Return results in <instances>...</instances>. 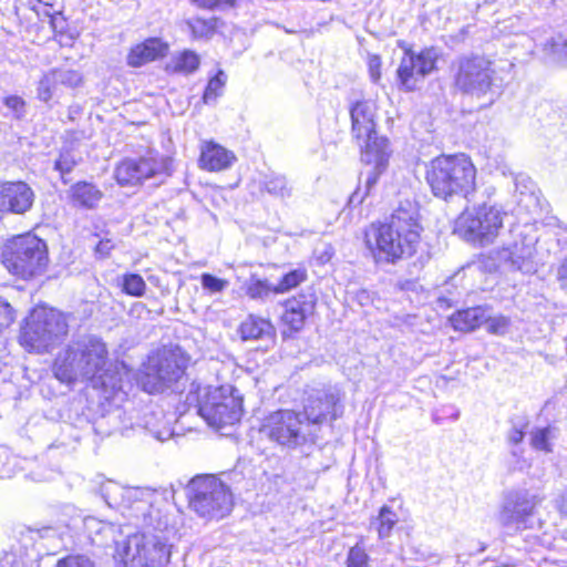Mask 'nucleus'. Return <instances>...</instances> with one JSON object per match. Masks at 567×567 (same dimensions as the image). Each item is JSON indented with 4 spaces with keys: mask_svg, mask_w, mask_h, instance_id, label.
Listing matches in <instances>:
<instances>
[{
    "mask_svg": "<svg viewBox=\"0 0 567 567\" xmlns=\"http://www.w3.org/2000/svg\"><path fill=\"white\" fill-rule=\"evenodd\" d=\"M109 351L97 337H83L61 352L54 361V374L62 382L90 380L94 386L116 392L123 389L118 373L107 369Z\"/></svg>",
    "mask_w": 567,
    "mask_h": 567,
    "instance_id": "f257e3e1",
    "label": "nucleus"
},
{
    "mask_svg": "<svg viewBox=\"0 0 567 567\" xmlns=\"http://www.w3.org/2000/svg\"><path fill=\"white\" fill-rule=\"evenodd\" d=\"M421 230L416 206L405 202L392 213L386 223L372 225L365 231V244L377 262L394 264L415 254Z\"/></svg>",
    "mask_w": 567,
    "mask_h": 567,
    "instance_id": "f03ea898",
    "label": "nucleus"
},
{
    "mask_svg": "<svg viewBox=\"0 0 567 567\" xmlns=\"http://www.w3.org/2000/svg\"><path fill=\"white\" fill-rule=\"evenodd\" d=\"M495 61L481 54L458 56L452 64L454 87L476 100H487L491 105L501 95L505 79Z\"/></svg>",
    "mask_w": 567,
    "mask_h": 567,
    "instance_id": "7ed1b4c3",
    "label": "nucleus"
},
{
    "mask_svg": "<svg viewBox=\"0 0 567 567\" xmlns=\"http://www.w3.org/2000/svg\"><path fill=\"white\" fill-rule=\"evenodd\" d=\"M476 168L468 156L442 155L431 161L426 181L435 197L447 200L453 196H468L475 189Z\"/></svg>",
    "mask_w": 567,
    "mask_h": 567,
    "instance_id": "20e7f679",
    "label": "nucleus"
},
{
    "mask_svg": "<svg viewBox=\"0 0 567 567\" xmlns=\"http://www.w3.org/2000/svg\"><path fill=\"white\" fill-rule=\"evenodd\" d=\"M0 259L9 274L28 280L47 270L48 246L43 239L31 233L13 236L2 245Z\"/></svg>",
    "mask_w": 567,
    "mask_h": 567,
    "instance_id": "39448f33",
    "label": "nucleus"
},
{
    "mask_svg": "<svg viewBox=\"0 0 567 567\" xmlns=\"http://www.w3.org/2000/svg\"><path fill=\"white\" fill-rule=\"evenodd\" d=\"M190 509L206 519L227 516L234 505L230 488L215 475H197L186 485Z\"/></svg>",
    "mask_w": 567,
    "mask_h": 567,
    "instance_id": "423d86ee",
    "label": "nucleus"
},
{
    "mask_svg": "<svg viewBox=\"0 0 567 567\" xmlns=\"http://www.w3.org/2000/svg\"><path fill=\"white\" fill-rule=\"evenodd\" d=\"M494 194V187L485 188L486 200L472 210L466 209L456 219V229L466 240L484 246L492 244L498 236L507 214L492 202Z\"/></svg>",
    "mask_w": 567,
    "mask_h": 567,
    "instance_id": "0eeeda50",
    "label": "nucleus"
},
{
    "mask_svg": "<svg viewBox=\"0 0 567 567\" xmlns=\"http://www.w3.org/2000/svg\"><path fill=\"white\" fill-rule=\"evenodd\" d=\"M187 359L179 348H162L148 355L138 377L144 391L162 393L183 378Z\"/></svg>",
    "mask_w": 567,
    "mask_h": 567,
    "instance_id": "6e6552de",
    "label": "nucleus"
},
{
    "mask_svg": "<svg viewBox=\"0 0 567 567\" xmlns=\"http://www.w3.org/2000/svg\"><path fill=\"white\" fill-rule=\"evenodd\" d=\"M260 432L286 450L315 445L318 440V434L303 422L301 413L293 410H277L270 413L264 420Z\"/></svg>",
    "mask_w": 567,
    "mask_h": 567,
    "instance_id": "1a4fd4ad",
    "label": "nucleus"
},
{
    "mask_svg": "<svg viewBox=\"0 0 567 567\" xmlns=\"http://www.w3.org/2000/svg\"><path fill=\"white\" fill-rule=\"evenodd\" d=\"M511 233L513 240L494 249L491 252V258L498 268L506 271L534 274L537 269L535 255L538 237L533 225H515Z\"/></svg>",
    "mask_w": 567,
    "mask_h": 567,
    "instance_id": "9d476101",
    "label": "nucleus"
},
{
    "mask_svg": "<svg viewBox=\"0 0 567 567\" xmlns=\"http://www.w3.org/2000/svg\"><path fill=\"white\" fill-rule=\"evenodd\" d=\"M195 409L209 426L221 430L240 421L243 398L231 385H223L207 391Z\"/></svg>",
    "mask_w": 567,
    "mask_h": 567,
    "instance_id": "9b49d317",
    "label": "nucleus"
},
{
    "mask_svg": "<svg viewBox=\"0 0 567 567\" xmlns=\"http://www.w3.org/2000/svg\"><path fill=\"white\" fill-rule=\"evenodd\" d=\"M68 333L65 317L54 310H35L27 320L20 334V343L32 351H48Z\"/></svg>",
    "mask_w": 567,
    "mask_h": 567,
    "instance_id": "f8f14e48",
    "label": "nucleus"
},
{
    "mask_svg": "<svg viewBox=\"0 0 567 567\" xmlns=\"http://www.w3.org/2000/svg\"><path fill=\"white\" fill-rule=\"evenodd\" d=\"M124 567H162L169 561V547L156 534H134L126 538L118 551Z\"/></svg>",
    "mask_w": 567,
    "mask_h": 567,
    "instance_id": "ddd939ff",
    "label": "nucleus"
},
{
    "mask_svg": "<svg viewBox=\"0 0 567 567\" xmlns=\"http://www.w3.org/2000/svg\"><path fill=\"white\" fill-rule=\"evenodd\" d=\"M351 133L360 148L368 151V154L378 153V165L382 166L385 161V148H389V141L381 137L377 132V105L372 101H358L350 107Z\"/></svg>",
    "mask_w": 567,
    "mask_h": 567,
    "instance_id": "4468645a",
    "label": "nucleus"
},
{
    "mask_svg": "<svg viewBox=\"0 0 567 567\" xmlns=\"http://www.w3.org/2000/svg\"><path fill=\"white\" fill-rule=\"evenodd\" d=\"M301 416L306 423L318 434L320 426L327 421H334L341 416V392L337 386L327 385L311 388L305 392Z\"/></svg>",
    "mask_w": 567,
    "mask_h": 567,
    "instance_id": "2eb2a0df",
    "label": "nucleus"
},
{
    "mask_svg": "<svg viewBox=\"0 0 567 567\" xmlns=\"http://www.w3.org/2000/svg\"><path fill=\"white\" fill-rule=\"evenodd\" d=\"M440 56V50L435 47L424 48L420 52L405 49L396 70L400 85L409 92L416 90L419 83L437 69Z\"/></svg>",
    "mask_w": 567,
    "mask_h": 567,
    "instance_id": "dca6fc26",
    "label": "nucleus"
},
{
    "mask_svg": "<svg viewBox=\"0 0 567 567\" xmlns=\"http://www.w3.org/2000/svg\"><path fill=\"white\" fill-rule=\"evenodd\" d=\"M540 499L527 489L511 492L503 504L498 520L509 530H519L532 527L535 507Z\"/></svg>",
    "mask_w": 567,
    "mask_h": 567,
    "instance_id": "f3484780",
    "label": "nucleus"
},
{
    "mask_svg": "<svg viewBox=\"0 0 567 567\" xmlns=\"http://www.w3.org/2000/svg\"><path fill=\"white\" fill-rule=\"evenodd\" d=\"M34 199L35 194L25 182H0V215H24L31 210Z\"/></svg>",
    "mask_w": 567,
    "mask_h": 567,
    "instance_id": "a211bd4d",
    "label": "nucleus"
},
{
    "mask_svg": "<svg viewBox=\"0 0 567 567\" xmlns=\"http://www.w3.org/2000/svg\"><path fill=\"white\" fill-rule=\"evenodd\" d=\"M316 303L317 296L312 289L289 299L285 305L282 322L293 332L301 330L306 318L313 312Z\"/></svg>",
    "mask_w": 567,
    "mask_h": 567,
    "instance_id": "6ab92c4d",
    "label": "nucleus"
},
{
    "mask_svg": "<svg viewBox=\"0 0 567 567\" xmlns=\"http://www.w3.org/2000/svg\"><path fill=\"white\" fill-rule=\"evenodd\" d=\"M168 43L159 38H148L136 44L127 54V64L133 68L162 59L168 53Z\"/></svg>",
    "mask_w": 567,
    "mask_h": 567,
    "instance_id": "aec40b11",
    "label": "nucleus"
},
{
    "mask_svg": "<svg viewBox=\"0 0 567 567\" xmlns=\"http://www.w3.org/2000/svg\"><path fill=\"white\" fill-rule=\"evenodd\" d=\"M235 161V155L225 147L208 142L202 147L200 167L209 172H218L230 167Z\"/></svg>",
    "mask_w": 567,
    "mask_h": 567,
    "instance_id": "412c9836",
    "label": "nucleus"
},
{
    "mask_svg": "<svg viewBox=\"0 0 567 567\" xmlns=\"http://www.w3.org/2000/svg\"><path fill=\"white\" fill-rule=\"evenodd\" d=\"M69 203L81 209H94L103 198V193L92 183L78 182L68 190Z\"/></svg>",
    "mask_w": 567,
    "mask_h": 567,
    "instance_id": "4be33fe9",
    "label": "nucleus"
},
{
    "mask_svg": "<svg viewBox=\"0 0 567 567\" xmlns=\"http://www.w3.org/2000/svg\"><path fill=\"white\" fill-rule=\"evenodd\" d=\"M389 148H385V161L382 166L378 165V153L373 152L372 154H368V151L362 152V158L368 164H372L373 166L367 172V179H365V190L363 194H361V189L358 188L351 196H350V203L352 204H360L362 203L364 196H367L372 187L377 184L380 174L385 169L388 165L389 159Z\"/></svg>",
    "mask_w": 567,
    "mask_h": 567,
    "instance_id": "5701e85b",
    "label": "nucleus"
},
{
    "mask_svg": "<svg viewBox=\"0 0 567 567\" xmlns=\"http://www.w3.org/2000/svg\"><path fill=\"white\" fill-rule=\"evenodd\" d=\"M199 64L200 59L196 52L192 50H184L172 55L165 70L168 73L187 75L194 73L199 68Z\"/></svg>",
    "mask_w": 567,
    "mask_h": 567,
    "instance_id": "b1692460",
    "label": "nucleus"
},
{
    "mask_svg": "<svg viewBox=\"0 0 567 567\" xmlns=\"http://www.w3.org/2000/svg\"><path fill=\"white\" fill-rule=\"evenodd\" d=\"M486 320V311L482 307L468 308L456 312L452 317V324L460 331H473Z\"/></svg>",
    "mask_w": 567,
    "mask_h": 567,
    "instance_id": "393cba45",
    "label": "nucleus"
},
{
    "mask_svg": "<svg viewBox=\"0 0 567 567\" xmlns=\"http://www.w3.org/2000/svg\"><path fill=\"white\" fill-rule=\"evenodd\" d=\"M240 333L244 340H259L270 338L274 333V328L270 321L249 316L240 326Z\"/></svg>",
    "mask_w": 567,
    "mask_h": 567,
    "instance_id": "a878e982",
    "label": "nucleus"
},
{
    "mask_svg": "<svg viewBox=\"0 0 567 567\" xmlns=\"http://www.w3.org/2000/svg\"><path fill=\"white\" fill-rule=\"evenodd\" d=\"M138 166L140 181L152 177L168 176V162L166 158L156 156H146L135 159Z\"/></svg>",
    "mask_w": 567,
    "mask_h": 567,
    "instance_id": "bb28decb",
    "label": "nucleus"
},
{
    "mask_svg": "<svg viewBox=\"0 0 567 567\" xmlns=\"http://www.w3.org/2000/svg\"><path fill=\"white\" fill-rule=\"evenodd\" d=\"M260 188L269 195L281 199L288 198L292 194V187L284 175H266L260 184Z\"/></svg>",
    "mask_w": 567,
    "mask_h": 567,
    "instance_id": "cd10ccee",
    "label": "nucleus"
},
{
    "mask_svg": "<svg viewBox=\"0 0 567 567\" xmlns=\"http://www.w3.org/2000/svg\"><path fill=\"white\" fill-rule=\"evenodd\" d=\"M556 437V429L554 426L534 427L529 432L530 446L539 452L551 453L553 440Z\"/></svg>",
    "mask_w": 567,
    "mask_h": 567,
    "instance_id": "c85d7f7f",
    "label": "nucleus"
},
{
    "mask_svg": "<svg viewBox=\"0 0 567 567\" xmlns=\"http://www.w3.org/2000/svg\"><path fill=\"white\" fill-rule=\"evenodd\" d=\"M115 177L121 185H134L141 183L138 166L135 159L127 158L121 162L115 169Z\"/></svg>",
    "mask_w": 567,
    "mask_h": 567,
    "instance_id": "c756f323",
    "label": "nucleus"
},
{
    "mask_svg": "<svg viewBox=\"0 0 567 567\" xmlns=\"http://www.w3.org/2000/svg\"><path fill=\"white\" fill-rule=\"evenodd\" d=\"M529 420L525 415H518L511 419V429L507 432L506 440L512 445H518L523 442Z\"/></svg>",
    "mask_w": 567,
    "mask_h": 567,
    "instance_id": "7c9ffc66",
    "label": "nucleus"
},
{
    "mask_svg": "<svg viewBox=\"0 0 567 567\" xmlns=\"http://www.w3.org/2000/svg\"><path fill=\"white\" fill-rule=\"evenodd\" d=\"M545 51L556 61L567 64V34H557L546 44Z\"/></svg>",
    "mask_w": 567,
    "mask_h": 567,
    "instance_id": "2f4dec72",
    "label": "nucleus"
},
{
    "mask_svg": "<svg viewBox=\"0 0 567 567\" xmlns=\"http://www.w3.org/2000/svg\"><path fill=\"white\" fill-rule=\"evenodd\" d=\"M377 520L379 523V538L384 539L390 536L393 527L398 523V516L389 506L384 505L381 507Z\"/></svg>",
    "mask_w": 567,
    "mask_h": 567,
    "instance_id": "473e14b6",
    "label": "nucleus"
},
{
    "mask_svg": "<svg viewBox=\"0 0 567 567\" xmlns=\"http://www.w3.org/2000/svg\"><path fill=\"white\" fill-rule=\"evenodd\" d=\"M58 85L55 73L53 69H51L42 75L38 83V99L42 102H49L53 97Z\"/></svg>",
    "mask_w": 567,
    "mask_h": 567,
    "instance_id": "72a5a7b5",
    "label": "nucleus"
},
{
    "mask_svg": "<svg viewBox=\"0 0 567 567\" xmlns=\"http://www.w3.org/2000/svg\"><path fill=\"white\" fill-rule=\"evenodd\" d=\"M226 81L227 75L221 70H219L217 74L208 81L203 96V100L206 104L215 102L217 97L223 94Z\"/></svg>",
    "mask_w": 567,
    "mask_h": 567,
    "instance_id": "f704fd0d",
    "label": "nucleus"
},
{
    "mask_svg": "<svg viewBox=\"0 0 567 567\" xmlns=\"http://www.w3.org/2000/svg\"><path fill=\"white\" fill-rule=\"evenodd\" d=\"M100 493L110 507H116L121 505L125 491L117 483L107 481L101 485Z\"/></svg>",
    "mask_w": 567,
    "mask_h": 567,
    "instance_id": "c9c22d12",
    "label": "nucleus"
},
{
    "mask_svg": "<svg viewBox=\"0 0 567 567\" xmlns=\"http://www.w3.org/2000/svg\"><path fill=\"white\" fill-rule=\"evenodd\" d=\"M122 291L133 297H142L146 290V284L137 274H125L122 277Z\"/></svg>",
    "mask_w": 567,
    "mask_h": 567,
    "instance_id": "e433bc0d",
    "label": "nucleus"
},
{
    "mask_svg": "<svg viewBox=\"0 0 567 567\" xmlns=\"http://www.w3.org/2000/svg\"><path fill=\"white\" fill-rule=\"evenodd\" d=\"M307 279V272L305 269H295L286 274L278 285L274 287V292L284 293L290 289L297 287Z\"/></svg>",
    "mask_w": 567,
    "mask_h": 567,
    "instance_id": "4c0bfd02",
    "label": "nucleus"
},
{
    "mask_svg": "<svg viewBox=\"0 0 567 567\" xmlns=\"http://www.w3.org/2000/svg\"><path fill=\"white\" fill-rule=\"evenodd\" d=\"M56 82L69 89H76L83 84V75L78 70L56 68L53 69Z\"/></svg>",
    "mask_w": 567,
    "mask_h": 567,
    "instance_id": "58836bf2",
    "label": "nucleus"
},
{
    "mask_svg": "<svg viewBox=\"0 0 567 567\" xmlns=\"http://www.w3.org/2000/svg\"><path fill=\"white\" fill-rule=\"evenodd\" d=\"M270 292H274V288L266 280L256 279L254 276L246 285V293L251 299H265Z\"/></svg>",
    "mask_w": 567,
    "mask_h": 567,
    "instance_id": "ea45409f",
    "label": "nucleus"
},
{
    "mask_svg": "<svg viewBox=\"0 0 567 567\" xmlns=\"http://www.w3.org/2000/svg\"><path fill=\"white\" fill-rule=\"evenodd\" d=\"M370 557L360 544L352 546L347 555V567H369Z\"/></svg>",
    "mask_w": 567,
    "mask_h": 567,
    "instance_id": "a19ab883",
    "label": "nucleus"
},
{
    "mask_svg": "<svg viewBox=\"0 0 567 567\" xmlns=\"http://www.w3.org/2000/svg\"><path fill=\"white\" fill-rule=\"evenodd\" d=\"M200 284L202 287L210 293L221 292L229 286L228 280L218 278L207 272L200 276Z\"/></svg>",
    "mask_w": 567,
    "mask_h": 567,
    "instance_id": "79ce46f5",
    "label": "nucleus"
},
{
    "mask_svg": "<svg viewBox=\"0 0 567 567\" xmlns=\"http://www.w3.org/2000/svg\"><path fill=\"white\" fill-rule=\"evenodd\" d=\"M485 323L486 330L489 333L504 336L509 329L511 319L505 316H496L491 318L486 317Z\"/></svg>",
    "mask_w": 567,
    "mask_h": 567,
    "instance_id": "37998d69",
    "label": "nucleus"
},
{
    "mask_svg": "<svg viewBox=\"0 0 567 567\" xmlns=\"http://www.w3.org/2000/svg\"><path fill=\"white\" fill-rule=\"evenodd\" d=\"M190 28L195 38H209L215 31L216 22L215 20L196 19L190 23Z\"/></svg>",
    "mask_w": 567,
    "mask_h": 567,
    "instance_id": "c03bdc74",
    "label": "nucleus"
},
{
    "mask_svg": "<svg viewBox=\"0 0 567 567\" xmlns=\"http://www.w3.org/2000/svg\"><path fill=\"white\" fill-rule=\"evenodd\" d=\"M78 165V161L71 152H62L55 161L54 168L62 175L69 174Z\"/></svg>",
    "mask_w": 567,
    "mask_h": 567,
    "instance_id": "a18cd8bd",
    "label": "nucleus"
},
{
    "mask_svg": "<svg viewBox=\"0 0 567 567\" xmlns=\"http://www.w3.org/2000/svg\"><path fill=\"white\" fill-rule=\"evenodd\" d=\"M55 567H95V565L86 556L70 555L60 559Z\"/></svg>",
    "mask_w": 567,
    "mask_h": 567,
    "instance_id": "49530a36",
    "label": "nucleus"
},
{
    "mask_svg": "<svg viewBox=\"0 0 567 567\" xmlns=\"http://www.w3.org/2000/svg\"><path fill=\"white\" fill-rule=\"evenodd\" d=\"M155 413H151L150 415H146V417H150L151 420H146L145 421V424H144V427L150 431V433L158 441L161 442H164L166 440H168L172 434H173V431L168 427V426H163L161 429L156 427L155 425L152 424V420L155 419Z\"/></svg>",
    "mask_w": 567,
    "mask_h": 567,
    "instance_id": "de8ad7c7",
    "label": "nucleus"
},
{
    "mask_svg": "<svg viewBox=\"0 0 567 567\" xmlns=\"http://www.w3.org/2000/svg\"><path fill=\"white\" fill-rule=\"evenodd\" d=\"M4 105L13 112L16 118L20 120L25 115V102L18 95H10L4 99Z\"/></svg>",
    "mask_w": 567,
    "mask_h": 567,
    "instance_id": "09e8293b",
    "label": "nucleus"
},
{
    "mask_svg": "<svg viewBox=\"0 0 567 567\" xmlns=\"http://www.w3.org/2000/svg\"><path fill=\"white\" fill-rule=\"evenodd\" d=\"M14 321V310L4 300L0 299V332Z\"/></svg>",
    "mask_w": 567,
    "mask_h": 567,
    "instance_id": "8fccbe9b",
    "label": "nucleus"
},
{
    "mask_svg": "<svg viewBox=\"0 0 567 567\" xmlns=\"http://www.w3.org/2000/svg\"><path fill=\"white\" fill-rule=\"evenodd\" d=\"M369 74L373 83H378L381 79V59L379 55H371L368 61Z\"/></svg>",
    "mask_w": 567,
    "mask_h": 567,
    "instance_id": "3c124183",
    "label": "nucleus"
},
{
    "mask_svg": "<svg viewBox=\"0 0 567 567\" xmlns=\"http://www.w3.org/2000/svg\"><path fill=\"white\" fill-rule=\"evenodd\" d=\"M412 551L414 554V557H409L408 559L413 560L415 563H424V561H429L431 559L436 558L435 555L426 553L422 549H412Z\"/></svg>",
    "mask_w": 567,
    "mask_h": 567,
    "instance_id": "603ef678",
    "label": "nucleus"
},
{
    "mask_svg": "<svg viewBox=\"0 0 567 567\" xmlns=\"http://www.w3.org/2000/svg\"><path fill=\"white\" fill-rule=\"evenodd\" d=\"M558 281L561 289L567 291V258L563 261L558 268Z\"/></svg>",
    "mask_w": 567,
    "mask_h": 567,
    "instance_id": "864d4df0",
    "label": "nucleus"
},
{
    "mask_svg": "<svg viewBox=\"0 0 567 567\" xmlns=\"http://www.w3.org/2000/svg\"><path fill=\"white\" fill-rule=\"evenodd\" d=\"M114 248V244L111 239L100 240L96 245V251L101 255H107Z\"/></svg>",
    "mask_w": 567,
    "mask_h": 567,
    "instance_id": "5fc2aeb1",
    "label": "nucleus"
},
{
    "mask_svg": "<svg viewBox=\"0 0 567 567\" xmlns=\"http://www.w3.org/2000/svg\"><path fill=\"white\" fill-rule=\"evenodd\" d=\"M198 7L214 9L220 4V0H192Z\"/></svg>",
    "mask_w": 567,
    "mask_h": 567,
    "instance_id": "6e6d98bb",
    "label": "nucleus"
},
{
    "mask_svg": "<svg viewBox=\"0 0 567 567\" xmlns=\"http://www.w3.org/2000/svg\"><path fill=\"white\" fill-rule=\"evenodd\" d=\"M557 507L560 513L567 515V489L560 495L559 499L557 501Z\"/></svg>",
    "mask_w": 567,
    "mask_h": 567,
    "instance_id": "4d7b16f0",
    "label": "nucleus"
},
{
    "mask_svg": "<svg viewBox=\"0 0 567 567\" xmlns=\"http://www.w3.org/2000/svg\"><path fill=\"white\" fill-rule=\"evenodd\" d=\"M45 14L51 17V23H52V25H54V18L49 12H47Z\"/></svg>",
    "mask_w": 567,
    "mask_h": 567,
    "instance_id": "13d9d810",
    "label": "nucleus"
},
{
    "mask_svg": "<svg viewBox=\"0 0 567 567\" xmlns=\"http://www.w3.org/2000/svg\"><path fill=\"white\" fill-rule=\"evenodd\" d=\"M285 32H287V33H293V31H292V30H289V29H285Z\"/></svg>",
    "mask_w": 567,
    "mask_h": 567,
    "instance_id": "bf43d9fd",
    "label": "nucleus"
},
{
    "mask_svg": "<svg viewBox=\"0 0 567 567\" xmlns=\"http://www.w3.org/2000/svg\"><path fill=\"white\" fill-rule=\"evenodd\" d=\"M187 401H188V402H190V401H192V395H190V394H188V395H187Z\"/></svg>",
    "mask_w": 567,
    "mask_h": 567,
    "instance_id": "052dcab7",
    "label": "nucleus"
}]
</instances>
